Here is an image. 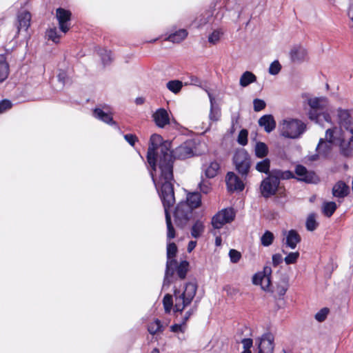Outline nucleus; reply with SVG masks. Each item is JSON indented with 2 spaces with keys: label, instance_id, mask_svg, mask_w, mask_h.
Returning <instances> with one entry per match:
<instances>
[{
  "label": "nucleus",
  "instance_id": "1",
  "mask_svg": "<svg viewBox=\"0 0 353 353\" xmlns=\"http://www.w3.org/2000/svg\"><path fill=\"white\" fill-rule=\"evenodd\" d=\"M171 143L163 141L161 135L154 134L150 139L147 161L152 168L150 175L157 190L163 185H173Z\"/></svg>",
  "mask_w": 353,
  "mask_h": 353
},
{
  "label": "nucleus",
  "instance_id": "2",
  "mask_svg": "<svg viewBox=\"0 0 353 353\" xmlns=\"http://www.w3.org/2000/svg\"><path fill=\"white\" fill-rule=\"evenodd\" d=\"M157 191L159 192L164 207L167 226V239L170 241L174 239L176 235L175 230L172 224L171 217L168 210L175 202L173 185H164L159 187V189L157 190Z\"/></svg>",
  "mask_w": 353,
  "mask_h": 353
},
{
  "label": "nucleus",
  "instance_id": "3",
  "mask_svg": "<svg viewBox=\"0 0 353 353\" xmlns=\"http://www.w3.org/2000/svg\"><path fill=\"white\" fill-rule=\"evenodd\" d=\"M196 290L197 285L195 282L186 283L183 290L175 289L174 291V311L182 314L184 309L192 303L196 295Z\"/></svg>",
  "mask_w": 353,
  "mask_h": 353
},
{
  "label": "nucleus",
  "instance_id": "4",
  "mask_svg": "<svg viewBox=\"0 0 353 353\" xmlns=\"http://www.w3.org/2000/svg\"><path fill=\"white\" fill-rule=\"evenodd\" d=\"M305 124L298 119L284 120L280 126L282 136L290 138H299L305 130Z\"/></svg>",
  "mask_w": 353,
  "mask_h": 353
},
{
  "label": "nucleus",
  "instance_id": "5",
  "mask_svg": "<svg viewBox=\"0 0 353 353\" xmlns=\"http://www.w3.org/2000/svg\"><path fill=\"white\" fill-rule=\"evenodd\" d=\"M177 252V247L174 243L167 245V263L163 288L169 287L172 282L174 268L176 265V261L174 259Z\"/></svg>",
  "mask_w": 353,
  "mask_h": 353
},
{
  "label": "nucleus",
  "instance_id": "6",
  "mask_svg": "<svg viewBox=\"0 0 353 353\" xmlns=\"http://www.w3.org/2000/svg\"><path fill=\"white\" fill-rule=\"evenodd\" d=\"M233 163L237 172L243 176L246 177L251 166V159L245 149L237 150L233 157Z\"/></svg>",
  "mask_w": 353,
  "mask_h": 353
},
{
  "label": "nucleus",
  "instance_id": "7",
  "mask_svg": "<svg viewBox=\"0 0 353 353\" xmlns=\"http://www.w3.org/2000/svg\"><path fill=\"white\" fill-rule=\"evenodd\" d=\"M310 108L308 116L315 123L319 122V114L325 110L328 105V100L325 97H314L308 100Z\"/></svg>",
  "mask_w": 353,
  "mask_h": 353
},
{
  "label": "nucleus",
  "instance_id": "8",
  "mask_svg": "<svg viewBox=\"0 0 353 353\" xmlns=\"http://www.w3.org/2000/svg\"><path fill=\"white\" fill-rule=\"evenodd\" d=\"M192 215V210L186 202H180L174 212V221L179 228H183Z\"/></svg>",
  "mask_w": 353,
  "mask_h": 353
},
{
  "label": "nucleus",
  "instance_id": "9",
  "mask_svg": "<svg viewBox=\"0 0 353 353\" xmlns=\"http://www.w3.org/2000/svg\"><path fill=\"white\" fill-rule=\"evenodd\" d=\"M279 181L272 173L261 183L260 191L264 198H269L276 194L279 188Z\"/></svg>",
  "mask_w": 353,
  "mask_h": 353
},
{
  "label": "nucleus",
  "instance_id": "10",
  "mask_svg": "<svg viewBox=\"0 0 353 353\" xmlns=\"http://www.w3.org/2000/svg\"><path fill=\"white\" fill-rule=\"evenodd\" d=\"M235 218V212L231 208L218 212L212 219V225L215 229L221 228L225 224L232 222Z\"/></svg>",
  "mask_w": 353,
  "mask_h": 353
},
{
  "label": "nucleus",
  "instance_id": "11",
  "mask_svg": "<svg viewBox=\"0 0 353 353\" xmlns=\"http://www.w3.org/2000/svg\"><path fill=\"white\" fill-rule=\"evenodd\" d=\"M194 145L192 141H188L176 148L174 150H171L172 163L174 159H185L194 156Z\"/></svg>",
  "mask_w": 353,
  "mask_h": 353
},
{
  "label": "nucleus",
  "instance_id": "12",
  "mask_svg": "<svg viewBox=\"0 0 353 353\" xmlns=\"http://www.w3.org/2000/svg\"><path fill=\"white\" fill-rule=\"evenodd\" d=\"M295 177L298 181H303L307 183H316L319 179L313 171H309L302 165H297L295 168Z\"/></svg>",
  "mask_w": 353,
  "mask_h": 353
},
{
  "label": "nucleus",
  "instance_id": "13",
  "mask_svg": "<svg viewBox=\"0 0 353 353\" xmlns=\"http://www.w3.org/2000/svg\"><path fill=\"white\" fill-rule=\"evenodd\" d=\"M274 337L270 332L263 334L256 343L258 344L259 353H272L274 347Z\"/></svg>",
  "mask_w": 353,
  "mask_h": 353
},
{
  "label": "nucleus",
  "instance_id": "14",
  "mask_svg": "<svg viewBox=\"0 0 353 353\" xmlns=\"http://www.w3.org/2000/svg\"><path fill=\"white\" fill-rule=\"evenodd\" d=\"M56 18L59 22V29L66 33L70 28L71 12L62 8L56 10Z\"/></svg>",
  "mask_w": 353,
  "mask_h": 353
},
{
  "label": "nucleus",
  "instance_id": "15",
  "mask_svg": "<svg viewBox=\"0 0 353 353\" xmlns=\"http://www.w3.org/2000/svg\"><path fill=\"white\" fill-rule=\"evenodd\" d=\"M289 54L291 61L294 63H301L307 59V50L305 47L299 44L293 46L290 50Z\"/></svg>",
  "mask_w": 353,
  "mask_h": 353
},
{
  "label": "nucleus",
  "instance_id": "16",
  "mask_svg": "<svg viewBox=\"0 0 353 353\" xmlns=\"http://www.w3.org/2000/svg\"><path fill=\"white\" fill-rule=\"evenodd\" d=\"M272 269L270 267H265L263 272L256 273L253 276V283L255 285H260L261 288L267 290L270 285V276Z\"/></svg>",
  "mask_w": 353,
  "mask_h": 353
},
{
  "label": "nucleus",
  "instance_id": "17",
  "mask_svg": "<svg viewBox=\"0 0 353 353\" xmlns=\"http://www.w3.org/2000/svg\"><path fill=\"white\" fill-rule=\"evenodd\" d=\"M152 118L156 125L160 128H164L170 123V118L168 112L163 108L157 109L152 115Z\"/></svg>",
  "mask_w": 353,
  "mask_h": 353
},
{
  "label": "nucleus",
  "instance_id": "18",
  "mask_svg": "<svg viewBox=\"0 0 353 353\" xmlns=\"http://www.w3.org/2000/svg\"><path fill=\"white\" fill-rule=\"evenodd\" d=\"M31 14L28 11H22L18 13L15 26L17 29V34L21 31H27L30 26Z\"/></svg>",
  "mask_w": 353,
  "mask_h": 353
},
{
  "label": "nucleus",
  "instance_id": "19",
  "mask_svg": "<svg viewBox=\"0 0 353 353\" xmlns=\"http://www.w3.org/2000/svg\"><path fill=\"white\" fill-rule=\"evenodd\" d=\"M225 182L229 191H242L244 189L242 181L232 172L227 174Z\"/></svg>",
  "mask_w": 353,
  "mask_h": 353
},
{
  "label": "nucleus",
  "instance_id": "20",
  "mask_svg": "<svg viewBox=\"0 0 353 353\" xmlns=\"http://www.w3.org/2000/svg\"><path fill=\"white\" fill-rule=\"evenodd\" d=\"M93 116L96 119L101 120L103 122L110 125L114 126L115 128L119 130V127L117 123L113 120L112 115L108 112H105L102 109L99 108H96L95 109H94Z\"/></svg>",
  "mask_w": 353,
  "mask_h": 353
},
{
  "label": "nucleus",
  "instance_id": "21",
  "mask_svg": "<svg viewBox=\"0 0 353 353\" xmlns=\"http://www.w3.org/2000/svg\"><path fill=\"white\" fill-rule=\"evenodd\" d=\"M259 125L263 127L266 132H271L276 128V122L271 114H265L259 120Z\"/></svg>",
  "mask_w": 353,
  "mask_h": 353
},
{
  "label": "nucleus",
  "instance_id": "22",
  "mask_svg": "<svg viewBox=\"0 0 353 353\" xmlns=\"http://www.w3.org/2000/svg\"><path fill=\"white\" fill-rule=\"evenodd\" d=\"M208 95L210 102V112L209 118L210 121L216 122L219 120L221 115V109L217 105L215 104V99L212 94L208 92Z\"/></svg>",
  "mask_w": 353,
  "mask_h": 353
},
{
  "label": "nucleus",
  "instance_id": "23",
  "mask_svg": "<svg viewBox=\"0 0 353 353\" xmlns=\"http://www.w3.org/2000/svg\"><path fill=\"white\" fill-rule=\"evenodd\" d=\"M301 238L299 233L294 230H290L286 232L285 244L291 249H295L297 244L300 243Z\"/></svg>",
  "mask_w": 353,
  "mask_h": 353
},
{
  "label": "nucleus",
  "instance_id": "24",
  "mask_svg": "<svg viewBox=\"0 0 353 353\" xmlns=\"http://www.w3.org/2000/svg\"><path fill=\"white\" fill-rule=\"evenodd\" d=\"M332 147L333 144L330 143V142L325 141L323 139H320L316 150L321 157L327 158L331 154Z\"/></svg>",
  "mask_w": 353,
  "mask_h": 353
},
{
  "label": "nucleus",
  "instance_id": "25",
  "mask_svg": "<svg viewBox=\"0 0 353 353\" xmlns=\"http://www.w3.org/2000/svg\"><path fill=\"white\" fill-rule=\"evenodd\" d=\"M350 132L352 135L349 141L342 140L340 143L341 153L345 157H350L353 150V129L350 130Z\"/></svg>",
  "mask_w": 353,
  "mask_h": 353
},
{
  "label": "nucleus",
  "instance_id": "26",
  "mask_svg": "<svg viewBox=\"0 0 353 353\" xmlns=\"http://www.w3.org/2000/svg\"><path fill=\"white\" fill-rule=\"evenodd\" d=\"M349 192V187L343 181L337 182L332 188V194L335 197L343 198Z\"/></svg>",
  "mask_w": 353,
  "mask_h": 353
},
{
  "label": "nucleus",
  "instance_id": "27",
  "mask_svg": "<svg viewBox=\"0 0 353 353\" xmlns=\"http://www.w3.org/2000/svg\"><path fill=\"white\" fill-rule=\"evenodd\" d=\"M203 170L207 178H214L217 175L220 170V164L216 161H213L209 164L204 165Z\"/></svg>",
  "mask_w": 353,
  "mask_h": 353
},
{
  "label": "nucleus",
  "instance_id": "28",
  "mask_svg": "<svg viewBox=\"0 0 353 353\" xmlns=\"http://www.w3.org/2000/svg\"><path fill=\"white\" fill-rule=\"evenodd\" d=\"M185 202L188 203V205L191 208V210H193L194 209L199 207L201 205V194L196 192L188 193L187 194L186 201Z\"/></svg>",
  "mask_w": 353,
  "mask_h": 353
},
{
  "label": "nucleus",
  "instance_id": "29",
  "mask_svg": "<svg viewBox=\"0 0 353 353\" xmlns=\"http://www.w3.org/2000/svg\"><path fill=\"white\" fill-rule=\"evenodd\" d=\"M338 123L341 125L347 126L351 123L350 110L339 108L337 110Z\"/></svg>",
  "mask_w": 353,
  "mask_h": 353
},
{
  "label": "nucleus",
  "instance_id": "30",
  "mask_svg": "<svg viewBox=\"0 0 353 353\" xmlns=\"http://www.w3.org/2000/svg\"><path fill=\"white\" fill-rule=\"evenodd\" d=\"M188 36V32L185 29H180L174 33L170 34L165 40L172 43H179L183 41Z\"/></svg>",
  "mask_w": 353,
  "mask_h": 353
},
{
  "label": "nucleus",
  "instance_id": "31",
  "mask_svg": "<svg viewBox=\"0 0 353 353\" xmlns=\"http://www.w3.org/2000/svg\"><path fill=\"white\" fill-rule=\"evenodd\" d=\"M256 81V77L252 72L246 71L242 74L240 77L239 84L241 86L245 88L249 85L250 83H254Z\"/></svg>",
  "mask_w": 353,
  "mask_h": 353
},
{
  "label": "nucleus",
  "instance_id": "32",
  "mask_svg": "<svg viewBox=\"0 0 353 353\" xmlns=\"http://www.w3.org/2000/svg\"><path fill=\"white\" fill-rule=\"evenodd\" d=\"M205 230V225L202 221H196L191 228V235L195 239L199 238Z\"/></svg>",
  "mask_w": 353,
  "mask_h": 353
},
{
  "label": "nucleus",
  "instance_id": "33",
  "mask_svg": "<svg viewBox=\"0 0 353 353\" xmlns=\"http://www.w3.org/2000/svg\"><path fill=\"white\" fill-rule=\"evenodd\" d=\"M272 174L278 179L280 182L281 180H288L295 178L294 173L290 170H273Z\"/></svg>",
  "mask_w": 353,
  "mask_h": 353
},
{
  "label": "nucleus",
  "instance_id": "34",
  "mask_svg": "<svg viewBox=\"0 0 353 353\" xmlns=\"http://www.w3.org/2000/svg\"><path fill=\"white\" fill-rule=\"evenodd\" d=\"M189 263L186 261H181L179 264L176 262V265L174 268L176 270L178 276L181 279H184L188 271Z\"/></svg>",
  "mask_w": 353,
  "mask_h": 353
},
{
  "label": "nucleus",
  "instance_id": "35",
  "mask_svg": "<svg viewBox=\"0 0 353 353\" xmlns=\"http://www.w3.org/2000/svg\"><path fill=\"white\" fill-rule=\"evenodd\" d=\"M9 74V65L6 61L4 56L0 57V83L5 81Z\"/></svg>",
  "mask_w": 353,
  "mask_h": 353
},
{
  "label": "nucleus",
  "instance_id": "36",
  "mask_svg": "<svg viewBox=\"0 0 353 353\" xmlns=\"http://www.w3.org/2000/svg\"><path fill=\"white\" fill-rule=\"evenodd\" d=\"M255 156L258 158L263 159L268 154V148L263 142H257L254 148Z\"/></svg>",
  "mask_w": 353,
  "mask_h": 353
},
{
  "label": "nucleus",
  "instance_id": "37",
  "mask_svg": "<svg viewBox=\"0 0 353 353\" xmlns=\"http://www.w3.org/2000/svg\"><path fill=\"white\" fill-rule=\"evenodd\" d=\"M255 168L261 173L268 174L270 168V160L266 158L259 161L256 164Z\"/></svg>",
  "mask_w": 353,
  "mask_h": 353
},
{
  "label": "nucleus",
  "instance_id": "38",
  "mask_svg": "<svg viewBox=\"0 0 353 353\" xmlns=\"http://www.w3.org/2000/svg\"><path fill=\"white\" fill-rule=\"evenodd\" d=\"M336 210V204L335 202H324L322 206V211L325 216H331Z\"/></svg>",
  "mask_w": 353,
  "mask_h": 353
},
{
  "label": "nucleus",
  "instance_id": "39",
  "mask_svg": "<svg viewBox=\"0 0 353 353\" xmlns=\"http://www.w3.org/2000/svg\"><path fill=\"white\" fill-rule=\"evenodd\" d=\"M148 330L150 334L154 335L158 332H163V325L159 319H155L148 325Z\"/></svg>",
  "mask_w": 353,
  "mask_h": 353
},
{
  "label": "nucleus",
  "instance_id": "40",
  "mask_svg": "<svg viewBox=\"0 0 353 353\" xmlns=\"http://www.w3.org/2000/svg\"><path fill=\"white\" fill-rule=\"evenodd\" d=\"M183 83L179 80L169 81L166 83V88L174 94H178L182 89Z\"/></svg>",
  "mask_w": 353,
  "mask_h": 353
},
{
  "label": "nucleus",
  "instance_id": "41",
  "mask_svg": "<svg viewBox=\"0 0 353 353\" xmlns=\"http://www.w3.org/2000/svg\"><path fill=\"white\" fill-rule=\"evenodd\" d=\"M274 236L272 232L266 230L261 237V243L264 247H268L272 244Z\"/></svg>",
  "mask_w": 353,
  "mask_h": 353
},
{
  "label": "nucleus",
  "instance_id": "42",
  "mask_svg": "<svg viewBox=\"0 0 353 353\" xmlns=\"http://www.w3.org/2000/svg\"><path fill=\"white\" fill-rule=\"evenodd\" d=\"M223 34V32L221 29L214 30L208 36V42L212 45L216 44L218 42H219Z\"/></svg>",
  "mask_w": 353,
  "mask_h": 353
},
{
  "label": "nucleus",
  "instance_id": "43",
  "mask_svg": "<svg viewBox=\"0 0 353 353\" xmlns=\"http://www.w3.org/2000/svg\"><path fill=\"white\" fill-rule=\"evenodd\" d=\"M306 228L308 231H314L318 226V223L316 221V216L314 214H310L306 220Z\"/></svg>",
  "mask_w": 353,
  "mask_h": 353
},
{
  "label": "nucleus",
  "instance_id": "44",
  "mask_svg": "<svg viewBox=\"0 0 353 353\" xmlns=\"http://www.w3.org/2000/svg\"><path fill=\"white\" fill-rule=\"evenodd\" d=\"M178 315L176 316V319L179 321L178 323H175L170 326V330L172 332L178 333L181 332L184 333L186 330V324L183 323L182 321L178 319Z\"/></svg>",
  "mask_w": 353,
  "mask_h": 353
},
{
  "label": "nucleus",
  "instance_id": "45",
  "mask_svg": "<svg viewBox=\"0 0 353 353\" xmlns=\"http://www.w3.org/2000/svg\"><path fill=\"white\" fill-rule=\"evenodd\" d=\"M163 304L165 313H170L173 307L172 296L169 294H165L163 299Z\"/></svg>",
  "mask_w": 353,
  "mask_h": 353
},
{
  "label": "nucleus",
  "instance_id": "46",
  "mask_svg": "<svg viewBox=\"0 0 353 353\" xmlns=\"http://www.w3.org/2000/svg\"><path fill=\"white\" fill-rule=\"evenodd\" d=\"M337 128L327 129L325 132V141H328L330 142V143L334 144L336 139L335 134L337 133Z\"/></svg>",
  "mask_w": 353,
  "mask_h": 353
},
{
  "label": "nucleus",
  "instance_id": "47",
  "mask_svg": "<svg viewBox=\"0 0 353 353\" xmlns=\"http://www.w3.org/2000/svg\"><path fill=\"white\" fill-rule=\"evenodd\" d=\"M299 256V252H290L285 257L284 261L287 265L294 264L296 263Z\"/></svg>",
  "mask_w": 353,
  "mask_h": 353
},
{
  "label": "nucleus",
  "instance_id": "48",
  "mask_svg": "<svg viewBox=\"0 0 353 353\" xmlns=\"http://www.w3.org/2000/svg\"><path fill=\"white\" fill-rule=\"evenodd\" d=\"M46 36L49 40L52 41L54 43H59L60 39V35H59L56 28H50L46 32Z\"/></svg>",
  "mask_w": 353,
  "mask_h": 353
},
{
  "label": "nucleus",
  "instance_id": "49",
  "mask_svg": "<svg viewBox=\"0 0 353 353\" xmlns=\"http://www.w3.org/2000/svg\"><path fill=\"white\" fill-rule=\"evenodd\" d=\"M99 55L101 56V61L104 65L108 64L110 63L112 60V54L111 52L107 50L103 49L100 50L99 52Z\"/></svg>",
  "mask_w": 353,
  "mask_h": 353
},
{
  "label": "nucleus",
  "instance_id": "50",
  "mask_svg": "<svg viewBox=\"0 0 353 353\" xmlns=\"http://www.w3.org/2000/svg\"><path fill=\"white\" fill-rule=\"evenodd\" d=\"M248 132L245 129L241 130L238 135L237 141L241 145H245L248 143Z\"/></svg>",
  "mask_w": 353,
  "mask_h": 353
},
{
  "label": "nucleus",
  "instance_id": "51",
  "mask_svg": "<svg viewBox=\"0 0 353 353\" xmlns=\"http://www.w3.org/2000/svg\"><path fill=\"white\" fill-rule=\"evenodd\" d=\"M281 69V65L279 61H274L270 65L268 72L272 75H276L279 73Z\"/></svg>",
  "mask_w": 353,
  "mask_h": 353
},
{
  "label": "nucleus",
  "instance_id": "52",
  "mask_svg": "<svg viewBox=\"0 0 353 353\" xmlns=\"http://www.w3.org/2000/svg\"><path fill=\"white\" fill-rule=\"evenodd\" d=\"M329 312L330 310L327 307L322 308L315 314V319L319 322L324 321L326 319Z\"/></svg>",
  "mask_w": 353,
  "mask_h": 353
},
{
  "label": "nucleus",
  "instance_id": "53",
  "mask_svg": "<svg viewBox=\"0 0 353 353\" xmlns=\"http://www.w3.org/2000/svg\"><path fill=\"white\" fill-rule=\"evenodd\" d=\"M210 185L211 184L208 180L202 179L201 181L199 183V187L203 193L208 194L211 190Z\"/></svg>",
  "mask_w": 353,
  "mask_h": 353
},
{
  "label": "nucleus",
  "instance_id": "54",
  "mask_svg": "<svg viewBox=\"0 0 353 353\" xmlns=\"http://www.w3.org/2000/svg\"><path fill=\"white\" fill-rule=\"evenodd\" d=\"M253 105H254V110L255 112H259L265 108L266 103L262 99H255L253 101Z\"/></svg>",
  "mask_w": 353,
  "mask_h": 353
},
{
  "label": "nucleus",
  "instance_id": "55",
  "mask_svg": "<svg viewBox=\"0 0 353 353\" xmlns=\"http://www.w3.org/2000/svg\"><path fill=\"white\" fill-rule=\"evenodd\" d=\"M229 256H230L231 262L236 263L239 262V261L241 259V253L239 252H238L237 250L231 249L229 252Z\"/></svg>",
  "mask_w": 353,
  "mask_h": 353
},
{
  "label": "nucleus",
  "instance_id": "56",
  "mask_svg": "<svg viewBox=\"0 0 353 353\" xmlns=\"http://www.w3.org/2000/svg\"><path fill=\"white\" fill-rule=\"evenodd\" d=\"M197 309V305L195 304L191 308H190L184 314V316H181V321L186 324V322L190 318V316L196 312Z\"/></svg>",
  "mask_w": 353,
  "mask_h": 353
},
{
  "label": "nucleus",
  "instance_id": "57",
  "mask_svg": "<svg viewBox=\"0 0 353 353\" xmlns=\"http://www.w3.org/2000/svg\"><path fill=\"white\" fill-rule=\"evenodd\" d=\"M12 104L10 101L8 99H3L0 102V113H3L6 110L10 109Z\"/></svg>",
  "mask_w": 353,
  "mask_h": 353
},
{
  "label": "nucleus",
  "instance_id": "58",
  "mask_svg": "<svg viewBox=\"0 0 353 353\" xmlns=\"http://www.w3.org/2000/svg\"><path fill=\"white\" fill-rule=\"evenodd\" d=\"M323 121L332 123V119L330 114L325 110L319 114V122L318 123L321 125Z\"/></svg>",
  "mask_w": 353,
  "mask_h": 353
},
{
  "label": "nucleus",
  "instance_id": "59",
  "mask_svg": "<svg viewBox=\"0 0 353 353\" xmlns=\"http://www.w3.org/2000/svg\"><path fill=\"white\" fill-rule=\"evenodd\" d=\"M125 140L132 146H134L135 143L138 141V138L136 135L132 134H126L124 135Z\"/></svg>",
  "mask_w": 353,
  "mask_h": 353
},
{
  "label": "nucleus",
  "instance_id": "60",
  "mask_svg": "<svg viewBox=\"0 0 353 353\" xmlns=\"http://www.w3.org/2000/svg\"><path fill=\"white\" fill-rule=\"evenodd\" d=\"M241 343L243 344L244 350H250L251 347L252 346L253 341L251 339H243L241 341Z\"/></svg>",
  "mask_w": 353,
  "mask_h": 353
},
{
  "label": "nucleus",
  "instance_id": "61",
  "mask_svg": "<svg viewBox=\"0 0 353 353\" xmlns=\"http://www.w3.org/2000/svg\"><path fill=\"white\" fill-rule=\"evenodd\" d=\"M283 260L284 259H283L282 255L280 254H275L272 255V263L274 266L279 265L283 261Z\"/></svg>",
  "mask_w": 353,
  "mask_h": 353
},
{
  "label": "nucleus",
  "instance_id": "62",
  "mask_svg": "<svg viewBox=\"0 0 353 353\" xmlns=\"http://www.w3.org/2000/svg\"><path fill=\"white\" fill-rule=\"evenodd\" d=\"M190 84L197 85V86H201L202 81L197 77L190 76Z\"/></svg>",
  "mask_w": 353,
  "mask_h": 353
},
{
  "label": "nucleus",
  "instance_id": "63",
  "mask_svg": "<svg viewBox=\"0 0 353 353\" xmlns=\"http://www.w3.org/2000/svg\"><path fill=\"white\" fill-rule=\"evenodd\" d=\"M288 290V287L286 285H278L276 289V293L279 296H283L285 295Z\"/></svg>",
  "mask_w": 353,
  "mask_h": 353
},
{
  "label": "nucleus",
  "instance_id": "64",
  "mask_svg": "<svg viewBox=\"0 0 353 353\" xmlns=\"http://www.w3.org/2000/svg\"><path fill=\"white\" fill-rule=\"evenodd\" d=\"M57 77L59 81L64 83L67 77V74L65 71L61 70H59Z\"/></svg>",
  "mask_w": 353,
  "mask_h": 353
}]
</instances>
